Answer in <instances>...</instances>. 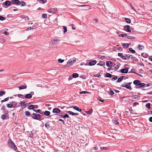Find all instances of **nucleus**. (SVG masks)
I'll list each match as a JSON object with an SVG mask.
<instances>
[{"label": "nucleus", "mask_w": 152, "mask_h": 152, "mask_svg": "<svg viewBox=\"0 0 152 152\" xmlns=\"http://www.w3.org/2000/svg\"><path fill=\"white\" fill-rule=\"evenodd\" d=\"M145 106L146 107H147L149 109H150V103H147V104H146Z\"/></svg>", "instance_id": "4c0bfd02"}, {"label": "nucleus", "mask_w": 152, "mask_h": 152, "mask_svg": "<svg viewBox=\"0 0 152 152\" xmlns=\"http://www.w3.org/2000/svg\"><path fill=\"white\" fill-rule=\"evenodd\" d=\"M127 38L128 39H134V37L130 36H127Z\"/></svg>", "instance_id": "8fccbe9b"}, {"label": "nucleus", "mask_w": 152, "mask_h": 152, "mask_svg": "<svg viewBox=\"0 0 152 152\" xmlns=\"http://www.w3.org/2000/svg\"><path fill=\"white\" fill-rule=\"evenodd\" d=\"M124 76H121L119 77L118 79V80L117 81V82H121L122 80L124 78Z\"/></svg>", "instance_id": "6ab92c4d"}, {"label": "nucleus", "mask_w": 152, "mask_h": 152, "mask_svg": "<svg viewBox=\"0 0 152 152\" xmlns=\"http://www.w3.org/2000/svg\"><path fill=\"white\" fill-rule=\"evenodd\" d=\"M5 19V18L4 17L0 16V20H4Z\"/></svg>", "instance_id": "3c124183"}, {"label": "nucleus", "mask_w": 152, "mask_h": 152, "mask_svg": "<svg viewBox=\"0 0 152 152\" xmlns=\"http://www.w3.org/2000/svg\"><path fill=\"white\" fill-rule=\"evenodd\" d=\"M58 61L60 63H62L64 61V60H62V59H61L60 58V59H58Z\"/></svg>", "instance_id": "49530a36"}, {"label": "nucleus", "mask_w": 152, "mask_h": 152, "mask_svg": "<svg viewBox=\"0 0 152 152\" xmlns=\"http://www.w3.org/2000/svg\"><path fill=\"white\" fill-rule=\"evenodd\" d=\"M96 63V60H91L88 63V65L90 66H92L94 65Z\"/></svg>", "instance_id": "0eeeda50"}, {"label": "nucleus", "mask_w": 152, "mask_h": 152, "mask_svg": "<svg viewBox=\"0 0 152 152\" xmlns=\"http://www.w3.org/2000/svg\"><path fill=\"white\" fill-rule=\"evenodd\" d=\"M72 76L74 78H76L78 77V74L77 73H73L72 75Z\"/></svg>", "instance_id": "a878e982"}, {"label": "nucleus", "mask_w": 152, "mask_h": 152, "mask_svg": "<svg viewBox=\"0 0 152 152\" xmlns=\"http://www.w3.org/2000/svg\"><path fill=\"white\" fill-rule=\"evenodd\" d=\"M47 17V15L45 14H42V17L44 18H45Z\"/></svg>", "instance_id": "a18cd8bd"}, {"label": "nucleus", "mask_w": 152, "mask_h": 152, "mask_svg": "<svg viewBox=\"0 0 152 152\" xmlns=\"http://www.w3.org/2000/svg\"><path fill=\"white\" fill-rule=\"evenodd\" d=\"M123 46H125L126 48H127L129 45L128 43H124L122 45Z\"/></svg>", "instance_id": "e433bc0d"}, {"label": "nucleus", "mask_w": 152, "mask_h": 152, "mask_svg": "<svg viewBox=\"0 0 152 152\" xmlns=\"http://www.w3.org/2000/svg\"><path fill=\"white\" fill-rule=\"evenodd\" d=\"M140 82V81H139V80H135L133 82V83L134 85H137V86H138V84Z\"/></svg>", "instance_id": "aec40b11"}, {"label": "nucleus", "mask_w": 152, "mask_h": 152, "mask_svg": "<svg viewBox=\"0 0 152 152\" xmlns=\"http://www.w3.org/2000/svg\"><path fill=\"white\" fill-rule=\"evenodd\" d=\"M34 105H29V106H28V109H29V110L33 109H34Z\"/></svg>", "instance_id": "4be33fe9"}, {"label": "nucleus", "mask_w": 152, "mask_h": 152, "mask_svg": "<svg viewBox=\"0 0 152 152\" xmlns=\"http://www.w3.org/2000/svg\"><path fill=\"white\" fill-rule=\"evenodd\" d=\"M76 59L75 57H74L69 59L67 62L68 66H70L74 63L76 62Z\"/></svg>", "instance_id": "7ed1b4c3"}, {"label": "nucleus", "mask_w": 152, "mask_h": 152, "mask_svg": "<svg viewBox=\"0 0 152 152\" xmlns=\"http://www.w3.org/2000/svg\"><path fill=\"white\" fill-rule=\"evenodd\" d=\"M67 113H68L69 115H72L74 116V113L73 112H72V111H67Z\"/></svg>", "instance_id": "473e14b6"}, {"label": "nucleus", "mask_w": 152, "mask_h": 152, "mask_svg": "<svg viewBox=\"0 0 152 152\" xmlns=\"http://www.w3.org/2000/svg\"><path fill=\"white\" fill-rule=\"evenodd\" d=\"M7 106L9 108H11L12 107L13 105L12 104H7Z\"/></svg>", "instance_id": "72a5a7b5"}, {"label": "nucleus", "mask_w": 152, "mask_h": 152, "mask_svg": "<svg viewBox=\"0 0 152 152\" xmlns=\"http://www.w3.org/2000/svg\"><path fill=\"white\" fill-rule=\"evenodd\" d=\"M126 86H128V83H125L122 86L123 87H125Z\"/></svg>", "instance_id": "5fc2aeb1"}, {"label": "nucleus", "mask_w": 152, "mask_h": 152, "mask_svg": "<svg viewBox=\"0 0 152 152\" xmlns=\"http://www.w3.org/2000/svg\"><path fill=\"white\" fill-rule=\"evenodd\" d=\"M113 122L114 124H117L119 123L118 121L115 118H114L113 119Z\"/></svg>", "instance_id": "a211bd4d"}, {"label": "nucleus", "mask_w": 152, "mask_h": 152, "mask_svg": "<svg viewBox=\"0 0 152 152\" xmlns=\"http://www.w3.org/2000/svg\"><path fill=\"white\" fill-rule=\"evenodd\" d=\"M125 87L127 89H130L131 90H132V88L130 86H128V85L126 86Z\"/></svg>", "instance_id": "603ef678"}, {"label": "nucleus", "mask_w": 152, "mask_h": 152, "mask_svg": "<svg viewBox=\"0 0 152 152\" xmlns=\"http://www.w3.org/2000/svg\"><path fill=\"white\" fill-rule=\"evenodd\" d=\"M31 116L34 119L40 120L41 119V115L39 114L33 113L31 114Z\"/></svg>", "instance_id": "f257e3e1"}, {"label": "nucleus", "mask_w": 152, "mask_h": 152, "mask_svg": "<svg viewBox=\"0 0 152 152\" xmlns=\"http://www.w3.org/2000/svg\"><path fill=\"white\" fill-rule=\"evenodd\" d=\"M149 121L151 122H152V117H150L149 119Z\"/></svg>", "instance_id": "774afa93"}, {"label": "nucleus", "mask_w": 152, "mask_h": 152, "mask_svg": "<svg viewBox=\"0 0 152 152\" xmlns=\"http://www.w3.org/2000/svg\"><path fill=\"white\" fill-rule=\"evenodd\" d=\"M89 93V92H87V91H82L81 92H80V94H86V93Z\"/></svg>", "instance_id": "79ce46f5"}, {"label": "nucleus", "mask_w": 152, "mask_h": 152, "mask_svg": "<svg viewBox=\"0 0 152 152\" xmlns=\"http://www.w3.org/2000/svg\"><path fill=\"white\" fill-rule=\"evenodd\" d=\"M58 121H62V123L63 124H64V121L62 120V119H59V120H58Z\"/></svg>", "instance_id": "69168bd1"}, {"label": "nucleus", "mask_w": 152, "mask_h": 152, "mask_svg": "<svg viewBox=\"0 0 152 152\" xmlns=\"http://www.w3.org/2000/svg\"><path fill=\"white\" fill-rule=\"evenodd\" d=\"M45 126L48 129L50 127V125L49 124V121H48L45 124Z\"/></svg>", "instance_id": "f3484780"}, {"label": "nucleus", "mask_w": 152, "mask_h": 152, "mask_svg": "<svg viewBox=\"0 0 152 152\" xmlns=\"http://www.w3.org/2000/svg\"><path fill=\"white\" fill-rule=\"evenodd\" d=\"M97 65H99L100 66H105V63H104L103 64H101L100 63H99L97 64Z\"/></svg>", "instance_id": "4d7b16f0"}, {"label": "nucleus", "mask_w": 152, "mask_h": 152, "mask_svg": "<svg viewBox=\"0 0 152 152\" xmlns=\"http://www.w3.org/2000/svg\"><path fill=\"white\" fill-rule=\"evenodd\" d=\"M53 41L54 42V43L55 44L57 43H58V42L59 41V40L58 39H54L53 40Z\"/></svg>", "instance_id": "de8ad7c7"}, {"label": "nucleus", "mask_w": 152, "mask_h": 152, "mask_svg": "<svg viewBox=\"0 0 152 152\" xmlns=\"http://www.w3.org/2000/svg\"><path fill=\"white\" fill-rule=\"evenodd\" d=\"M44 114L46 116H49L50 114V112L49 111H45L44 112Z\"/></svg>", "instance_id": "412c9836"}, {"label": "nucleus", "mask_w": 152, "mask_h": 152, "mask_svg": "<svg viewBox=\"0 0 152 152\" xmlns=\"http://www.w3.org/2000/svg\"><path fill=\"white\" fill-rule=\"evenodd\" d=\"M118 36L119 37H127V35L125 34H119Z\"/></svg>", "instance_id": "cd10ccee"}, {"label": "nucleus", "mask_w": 152, "mask_h": 152, "mask_svg": "<svg viewBox=\"0 0 152 152\" xmlns=\"http://www.w3.org/2000/svg\"><path fill=\"white\" fill-rule=\"evenodd\" d=\"M118 56L121 57V58H122L123 56V54L121 53H118Z\"/></svg>", "instance_id": "13d9d810"}, {"label": "nucleus", "mask_w": 152, "mask_h": 152, "mask_svg": "<svg viewBox=\"0 0 152 152\" xmlns=\"http://www.w3.org/2000/svg\"><path fill=\"white\" fill-rule=\"evenodd\" d=\"M19 104L22 105L23 107H25L28 106L30 104V103H28L25 104V102H20Z\"/></svg>", "instance_id": "6e6552de"}, {"label": "nucleus", "mask_w": 152, "mask_h": 152, "mask_svg": "<svg viewBox=\"0 0 152 152\" xmlns=\"http://www.w3.org/2000/svg\"><path fill=\"white\" fill-rule=\"evenodd\" d=\"M9 97H7L5 99H4L1 100V102H4L7 101L9 100Z\"/></svg>", "instance_id": "37998d69"}, {"label": "nucleus", "mask_w": 152, "mask_h": 152, "mask_svg": "<svg viewBox=\"0 0 152 152\" xmlns=\"http://www.w3.org/2000/svg\"><path fill=\"white\" fill-rule=\"evenodd\" d=\"M142 56L144 58H147L148 56V55L145 53H143L141 54Z\"/></svg>", "instance_id": "b1692460"}, {"label": "nucleus", "mask_w": 152, "mask_h": 152, "mask_svg": "<svg viewBox=\"0 0 152 152\" xmlns=\"http://www.w3.org/2000/svg\"><path fill=\"white\" fill-rule=\"evenodd\" d=\"M106 76L107 77H112V75L111 74H110V73H107L106 74Z\"/></svg>", "instance_id": "c9c22d12"}, {"label": "nucleus", "mask_w": 152, "mask_h": 152, "mask_svg": "<svg viewBox=\"0 0 152 152\" xmlns=\"http://www.w3.org/2000/svg\"><path fill=\"white\" fill-rule=\"evenodd\" d=\"M4 4L7 6H10L11 5V2L9 1H7L4 2Z\"/></svg>", "instance_id": "4468645a"}, {"label": "nucleus", "mask_w": 152, "mask_h": 152, "mask_svg": "<svg viewBox=\"0 0 152 152\" xmlns=\"http://www.w3.org/2000/svg\"><path fill=\"white\" fill-rule=\"evenodd\" d=\"M27 88V86L26 85L23 86L22 85L20 86L19 87V90H20L23 89H26Z\"/></svg>", "instance_id": "2eb2a0df"}, {"label": "nucleus", "mask_w": 152, "mask_h": 152, "mask_svg": "<svg viewBox=\"0 0 152 152\" xmlns=\"http://www.w3.org/2000/svg\"><path fill=\"white\" fill-rule=\"evenodd\" d=\"M109 94L110 95H113L114 94V92L113 91H110L109 92Z\"/></svg>", "instance_id": "e2e57ef3"}, {"label": "nucleus", "mask_w": 152, "mask_h": 152, "mask_svg": "<svg viewBox=\"0 0 152 152\" xmlns=\"http://www.w3.org/2000/svg\"><path fill=\"white\" fill-rule=\"evenodd\" d=\"M125 20L126 22L128 23H130L131 22V20L129 18H125Z\"/></svg>", "instance_id": "393cba45"}, {"label": "nucleus", "mask_w": 152, "mask_h": 152, "mask_svg": "<svg viewBox=\"0 0 152 152\" xmlns=\"http://www.w3.org/2000/svg\"><path fill=\"white\" fill-rule=\"evenodd\" d=\"M138 97V96L137 95H134L132 96V97L134 99H137Z\"/></svg>", "instance_id": "09e8293b"}, {"label": "nucleus", "mask_w": 152, "mask_h": 152, "mask_svg": "<svg viewBox=\"0 0 152 152\" xmlns=\"http://www.w3.org/2000/svg\"><path fill=\"white\" fill-rule=\"evenodd\" d=\"M17 96L18 97L20 98L21 96H23V95L21 94H18L17 95Z\"/></svg>", "instance_id": "338daca9"}, {"label": "nucleus", "mask_w": 152, "mask_h": 152, "mask_svg": "<svg viewBox=\"0 0 152 152\" xmlns=\"http://www.w3.org/2000/svg\"><path fill=\"white\" fill-rule=\"evenodd\" d=\"M126 57H127L128 58H130L131 57V58H132V55H126Z\"/></svg>", "instance_id": "ea45409f"}, {"label": "nucleus", "mask_w": 152, "mask_h": 152, "mask_svg": "<svg viewBox=\"0 0 152 152\" xmlns=\"http://www.w3.org/2000/svg\"><path fill=\"white\" fill-rule=\"evenodd\" d=\"M106 65L108 67L111 66H112V63L111 61H108L106 62Z\"/></svg>", "instance_id": "ddd939ff"}, {"label": "nucleus", "mask_w": 152, "mask_h": 152, "mask_svg": "<svg viewBox=\"0 0 152 152\" xmlns=\"http://www.w3.org/2000/svg\"><path fill=\"white\" fill-rule=\"evenodd\" d=\"M72 108H73V109L76 110L77 111L79 112H81V110L79 108V107L76 106H72Z\"/></svg>", "instance_id": "f8f14e48"}, {"label": "nucleus", "mask_w": 152, "mask_h": 152, "mask_svg": "<svg viewBox=\"0 0 152 152\" xmlns=\"http://www.w3.org/2000/svg\"><path fill=\"white\" fill-rule=\"evenodd\" d=\"M20 2L18 0H13L12 1V4H17L20 3Z\"/></svg>", "instance_id": "9b49d317"}, {"label": "nucleus", "mask_w": 152, "mask_h": 152, "mask_svg": "<svg viewBox=\"0 0 152 152\" xmlns=\"http://www.w3.org/2000/svg\"><path fill=\"white\" fill-rule=\"evenodd\" d=\"M25 114L26 115L28 116H31V114H30V113L29 111H26L25 112Z\"/></svg>", "instance_id": "f704fd0d"}, {"label": "nucleus", "mask_w": 152, "mask_h": 152, "mask_svg": "<svg viewBox=\"0 0 152 152\" xmlns=\"http://www.w3.org/2000/svg\"><path fill=\"white\" fill-rule=\"evenodd\" d=\"M129 50L131 52L133 53H135V51L134 50H133L132 48H129Z\"/></svg>", "instance_id": "58836bf2"}, {"label": "nucleus", "mask_w": 152, "mask_h": 152, "mask_svg": "<svg viewBox=\"0 0 152 152\" xmlns=\"http://www.w3.org/2000/svg\"><path fill=\"white\" fill-rule=\"evenodd\" d=\"M100 148L102 150L104 149L105 150H108L109 149V148L107 147H100Z\"/></svg>", "instance_id": "c85d7f7f"}, {"label": "nucleus", "mask_w": 152, "mask_h": 152, "mask_svg": "<svg viewBox=\"0 0 152 152\" xmlns=\"http://www.w3.org/2000/svg\"><path fill=\"white\" fill-rule=\"evenodd\" d=\"M7 117V116L6 115H2L1 116V118L3 120H4Z\"/></svg>", "instance_id": "7c9ffc66"}, {"label": "nucleus", "mask_w": 152, "mask_h": 152, "mask_svg": "<svg viewBox=\"0 0 152 152\" xmlns=\"http://www.w3.org/2000/svg\"><path fill=\"white\" fill-rule=\"evenodd\" d=\"M13 108H15L17 105V103L16 102H13Z\"/></svg>", "instance_id": "a19ab883"}, {"label": "nucleus", "mask_w": 152, "mask_h": 152, "mask_svg": "<svg viewBox=\"0 0 152 152\" xmlns=\"http://www.w3.org/2000/svg\"><path fill=\"white\" fill-rule=\"evenodd\" d=\"M63 28L64 29V33H65L67 31V28L65 26H63Z\"/></svg>", "instance_id": "c03bdc74"}, {"label": "nucleus", "mask_w": 152, "mask_h": 152, "mask_svg": "<svg viewBox=\"0 0 152 152\" xmlns=\"http://www.w3.org/2000/svg\"><path fill=\"white\" fill-rule=\"evenodd\" d=\"M138 48L139 49L142 50L144 48V47L142 45H138Z\"/></svg>", "instance_id": "2f4dec72"}, {"label": "nucleus", "mask_w": 152, "mask_h": 152, "mask_svg": "<svg viewBox=\"0 0 152 152\" xmlns=\"http://www.w3.org/2000/svg\"><path fill=\"white\" fill-rule=\"evenodd\" d=\"M5 92H4L3 91H0V96H2L3 94H5Z\"/></svg>", "instance_id": "680f3d73"}, {"label": "nucleus", "mask_w": 152, "mask_h": 152, "mask_svg": "<svg viewBox=\"0 0 152 152\" xmlns=\"http://www.w3.org/2000/svg\"><path fill=\"white\" fill-rule=\"evenodd\" d=\"M60 112L61 110L57 108H54L53 110V113H59Z\"/></svg>", "instance_id": "9d476101"}, {"label": "nucleus", "mask_w": 152, "mask_h": 152, "mask_svg": "<svg viewBox=\"0 0 152 152\" xmlns=\"http://www.w3.org/2000/svg\"><path fill=\"white\" fill-rule=\"evenodd\" d=\"M132 29L129 25H126L124 26L123 29L126 32L130 33L131 32Z\"/></svg>", "instance_id": "20e7f679"}, {"label": "nucleus", "mask_w": 152, "mask_h": 152, "mask_svg": "<svg viewBox=\"0 0 152 152\" xmlns=\"http://www.w3.org/2000/svg\"><path fill=\"white\" fill-rule=\"evenodd\" d=\"M128 71V69L124 68L120 70V72L123 73H127Z\"/></svg>", "instance_id": "1a4fd4ad"}, {"label": "nucleus", "mask_w": 152, "mask_h": 152, "mask_svg": "<svg viewBox=\"0 0 152 152\" xmlns=\"http://www.w3.org/2000/svg\"><path fill=\"white\" fill-rule=\"evenodd\" d=\"M92 111H93L92 109H91L89 110L86 112V113L88 114L91 115V114H92Z\"/></svg>", "instance_id": "bb28decb"}, {"label": "nucleus", "mask_w": 152, "mask_h": 152, "mask_svg": "<svg viewBox=\"0 0 152 152\" xmlns=\"http://www.w3.org/2000/svg\"><path fill=\"white\" fill-rule=\"evenodd\" d=\"M57 11L56 8H51L48 10V12L50 13L53 14L56 13Z\"/></svg>", "instance_id": "39448f33"}, {"label": "nucleus", "mask_w": 152, "mask_h": 152, "mask_svg": "<svg viewBox=\"0 0 152 152\" xmlns=\"http://www.w3.org/2000/svg\"><path fill=\"white\" fill-rule=\"evenodd\" d=\"M105 56H99V55L98 56V57L99 58H105Z\"/></svg>", "instance_id": "6e6d98bb"}, {"label": "nucleus", "mask_w": 152, "mask_h": 152, "mask_svg": "<svg viewBox=\"0 0 152 152\" xmlns=\"http://www.w3.org/2000/svg\"><path fill=\"white\" fill-rule=\"evenodd\" d=\"M34 92L33 91L31 92L29 94H26L25 97L27 99H30L32 97V95H34Z\"/></svg>", "instance_id": "423d86ee"}, {"label": "nucleus", "mask_w": 152, "mask_h": 152, "mask_svg": "<svg viewBox=\"0 0 152 152\" xmlns=\"http://www.w3.org/2000/svg\"><path fill=\"white\" fill-rule=\"evenodd\" d=\"M69 117V116L68 115H67V114H65V115H64L63 116V118H68Z\"/></svg>", "instance_id": "bf43d9fd"}, {"label": "nucleus", "mask_w": 152, "mask_h": 152, "mask_svg": "<svg viewBox=\"0 0 152 152\" xmlns=\"http://www.w3.org/2000/svg\"><path fill=\"white\" fill-rule=\"evenodd\" d=\"M33 110L34 112H35L37 113H40V114H43L42 113H40V112L41 111V110H36L35 109H33Z\"/></svg>", "instance_id": "5701e85b"}, {"label": "nucleus", "mask_w": 152, "mask_h": 152, "mask_svg": "<svg viewBox=\"0 0 152 152\" xmlns=\"http://www.w3.org/2000/svg\"><path fill=\"white\" fill-rule=\"evenodd\" d=\"M115 69L116 70H117L119 68V66H118V65H116L115 66Z\"/></svg>", "instance_id": "0e129e2a"}, {"label": "nucleus", "mask_w": 152, "mask_h": 152, "mask_svg": "<svg viewBox=\"0 0 152 152\" xmlns=\"http://www.w3.org/2000/svg\"><path fill=\"white\" fill-rule=\"evenodd\" d=\"M145 84L144 83H142L140 82L138 84V87H143L145 86Z\"/></svg>", "instance_id": "dca6fc26"}, {"label": "nucleus", "mask_w": 152, "mask_h": 152, "mask_svg": "<svg viewBox=\"0 0 152 152\" xmlns=\"http://www.w3.org/2000/svg\"><path fill=\"white\" fill-rule=\"evenodd\" d=\"M4 33L6 35H8L9 34L8 32L7 31H4Z\"/></svg>", "instance_id": "052dcab7"}, {"label": "nucleus", "mask_w": 152, "mask_h": 152, "mask_svg": "<svg viewBox=\"0 0 152 152\" xmlns=\"http://www.w3.org/2000/svg\"><path fill=\"white\" fill-rule=\"evenodd\" d=\"M8 144L10 147L12 148L13 149L15 150H17V148L15 145L14 143L12 142L11 140H9Z\"/></svg>", "instance_id": "f03ea898"}, {"label": "nucleus", "mask_w": 152, "mask_h": 152, "mask_svg": "<svg viewBox=\"0 0 152 152\" xmlns=\"http://www.w3.org/2000/svg\"><path fill=\"white\" fill-rule=\"evenodd\" d=\"M20 4L22 6H24L26 5V4L24 2L22 1L20 3Z\"/></svg>", "instance_id": "c756f323"}, {"label": "nucleus", "mask_w": 152, "mask_h": 152, "mask_svg": "<svg viewBox=\"0 0 152 152\" xmlns=\"http://www.w3.org/2000/svg\"><path fill=\"white\" fill-rule=\"evenodd\" d=\"M118 77L116 76H115L112 79V80H115L117 79Z\"/></svg>", "instance_id": "864d4df0"}]
</instances>
